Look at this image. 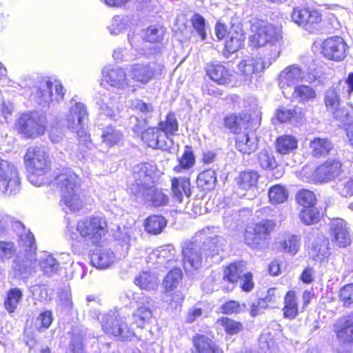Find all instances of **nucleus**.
I'll use <instances>...</instances> for the list:
<instances>
[{"label": "nucleus", "instance_id": "nucleus-1", "mask_svg": "<svg viewBox=\"0 0 353 353\" xmlns=\"http://www.w3.org/2000/svg\"><path fill=\"white\" fill-rule=\"evenodd\" d=\"M217 232L218 228L206 227L197 232L192 241L182 244L183 263L186 272H192L201 266L202 254L200 243H205V241H210L212 244L210 246L212 254H218L220 250H223V239L216 234Z\"/></svg>", "mask_w": 353, "mask_h": 353}, {"label": "nucleus", "instance_id": "nucleus-2", "mask_svg": "<svg viewBox=\"0 0 353 353\" xmlns=\"http://www.w3.org/2000/svg\"><path fill=\"white\" fill-rule=\"evenodd\" d=\"M76 232L68 228L70 239L78 243L92 245L100 243L108 232L106 219L103 215H92L83 218L76 224Z\"/></svg>", "mask_w": 353, "mask_h": 353}, {"label": "nucleus", "instance_id": "nucleus-3", "mask_svg": "<svg viewBox=\"0 0 353 353\" xmlns=\"http://www.w3.org/2000/svg\"><path fill=\"white\" fill-rule=\"evenodd\" d=\"M253 34L250 37V46L259 48L264 47L269 51L265 55L268 60V66L275 61L281 53L282 34L281 30L271 24L254 25L252 28Z\"/></svg>", "mask_w": 353, "mask_h": 353}, {"label": "nucleus", "instance_id": "nucleus-4", "mask_svg": "<svg viewBox=\"0 0 353 353\" xmlns=\"http://www.w3.org/2000/svg\"><path fill=\"white\" fill-rule=\"evenodd\" d=\"M88 114L85 105L81 102L71 103L68 113L65 115V124L67 128L77 133L79 141V149L82 152V158L85 157L87 150H91L93 143L90 136L85 130V122L88 120Z\"/></svg>", "mask_w": 353, "mask_h": 353}, {"label": "nucleus", "instance_id": "nucleus-5", "mask_svg": "<svg viewBox=\"0 0 353 353\" xmlns=\"http://www.w3.org/2000/svg\"><path fill=\"white\" fill-rule=\"evenodd\" d=\"M54 180L61 190L64 205L71 211H79L83 206L80 178L71 169L65 168L56 174Z\"/></svg>", "mask_w": 353, "mask_h": 353}, {"label": "nucleus", "instance_id": "nucleus-6", "mask_svg": "<svg viewBox=\"0 0 353 353\" xmlns=\"http://www.w3.org/2000/svg\"><path fill=\"white\" fill-rule=\"evenodd\" d=\"M24 162L30 174V181L37 186L44 184L43 178L39 182L35 181L34 178L45 175L50 168V161L46 149L39 146L30 147L25 154Z\"/></svg>", "mask_w": 353, "mask_h": 353}, {"label": "nucleus", "instance_id": "nucleus-7", "mask_svg": "<svg viewBox=\"0 0 353 353\" xmlns=\"http://www.w3.org/2000/svg\"><path fill=\"white\" fill-rule=\"evenodd\" d=\"M46 118L37 112H27L18 119L19 132L26 138L35 139L46 131Z\"/></svg>", "mask_w": 353, "mask_h": 353}, {"label": "nucleus", "instance_id": "nucleus-8", "mask_svg": "<svg viewBox=\"0 0 353 353\" xmlns=\"http://www.w3.org/2000/svg\"><path fill=\"white\" fill-rule=\"evenodd\" d=\"M135 183L130 188L132 193L137 199H148L149 192H152V175L153 169L150 163H139L134 168Z\"/></svg>", "mask_w": 353, "mask_h": 353}, {"label": "nucleus", "instance_id": "nucleus-9", "mask_svg": "<svg viewBox=\"0 0 353 353\" xmlns=\"http://www.w3.org/2000/svg\"><path fill=\"white\" fill-rule=\"evenodd\" d=\"M65 90L60 81H45L39 83L33 94V99L40 105H47L50 102H59L63 99Z\"/></svg>", "mask_w": 353, "mask_h": 353}, {"label": "nucleus", "instance_id": "nucleus-10", "mask_svg": "<svg viewBox=\"0 0 353 353\" xmlns=\"http://www.w3.org/2000/svg\"><path fill=\"white\" fill-rule=\"evenodd\" d=\"M101 327L105 333L119 337L121 340H130L134 332L125 323V318L111 312L102 315Z\"/></svg>", "mask_w": 353, "mask_h": 353}, {"label": "nucleus", "instance_id": "nucleus-11", "mask_svg": "<svg viewBox=\"0 0 353 353\" xmlns=\"http://www.w3.org/2000/svg\"><path fill=\"white\" fill-rule=\"evenodd\" d=\"M274 227L275 222L267 219H263L252 227H249L245 234V243L252 248H259L264 243Z\"/></svg>", "mask_w": 353, "mask_h": 353}, {"label": "nucleus", "instance_id": "nucleus-12", "mask_svg": "<svg viewBox=\"0 0 353 353\" xmlns=\"http://www.w3.org/2000/svg\"><path fill=\"white\" fill-rule=\"evenodd\" d=\"M163 67L155 63H137L130 66L128 72L132 79L141 84H147L155 76L161 74Z\"/></svg>", "mask_w": 353, "mask_h": 353}, {"label": "nucleus", "instance_id": "nucleus-13", "mask_svg": "<svg viewBox=\"0 0 353 353\" xmlns=\"http://www.w3.org/2000/svg\"><path fill=\"white\" fill-rule=\"evenodd\" d=\"M182 279V271L179 268L170 270L164 279L163 285L165 288L166 301L179 304L183 300L181 292L175 290Z\"/></svg>", "mask_w": 353, "mask_h": 353}, {"label": "nucleus", "instance_id": "nucleus-14", "mask_svg": "<svg viewBox=\"0 0 353 353\" xmlns=\"http://www.w3.org/2000/svg\"><path fill=\"white\" fill-rule=\"evenodd\" d=\"M101 73V84L106 83L119 90H125L130 86V80L121 68L108 65L103 68Z\"/></svg>", "mask_w": 353, "mask_h": 353}, {"label": "nucleus", "instance_id": "nucleus-15", "mask_svg": "<svg viewBox=\"0 0 353 353\" xmlns=\"http://www.w3.org/2000/svg\"><path fill=\"white\" fill-rule=\"evenodd\" d=\"M19 183L18 172L14 165L0 159V190L11 193L17 189Z\"/></svg>", "mask_w": 353, "mask_h": 353}, {"label": "nucleus", "instance_id": "nucleus-16", "mask_svg": "<svg viewBox=\"0 0 353 353\" xmlns=\"http://www.w3.org/2000/svg\"><path fill=\"white\" fill-rule=\"evenodd\" d=\"M292 21L309 32H312L321 21V14L316 10L294 8L291 14Z\"/></svg>", "mask_w": 353, "mask_h": 353}, {"label": "nucleus", "instance_id": "nucleus-17", "mask_svg": "<svg viewBox=\"0 0 353 353\" xmlns=\"http://www.w3.org/2000/svg\"><path fill=\"white\" fill-rule=\"evenodd\" d=\"M141 139L148 146L154 149L168 150L173 145V140L158 128H150L142 133Z\"/></svg>", "mask_w": 353, "mask_h": 353}, {"label": "nucleus", "instance_id": "nucleus-18", "mask_svg": "<svg viewBox=\"0 0 353 353\" xmlns=\"http://www.w3.org/2000/svg\"><path fill=\"white\" fill-rule=\"evenodd\" d=\"M347 45L341 37H332L322 44V52L329 59L339 61L346 57Z\"/></svg>", "mask_w": 353, "mask_h": 353}, {"label": "nucleus", "instance_id": "nucleus-19", "mask_svg": "<svg viewBox=\"0 0 353 353\" xmlns=\"http://www.w3.org/2000/svg\"><path fill=\"white\" fill-rule=\"evenodd\" d=\"M36 269V258L32 252L23 257L19 256L13 262L10 275L18 279H26L31 276Z\"/></svg>", "mask_w": 353, "mask_h": 353}, {"label": "nucleus", "instance_id": "nucleus-20", "mask_svg": "<svg viewBox=\"0 0 353 353\" xmlns=\"http://www.w3.org/2000/svg\"><path fill=\"white\" fill-rule=\"evenodd\" d=\"M134 299L137 303V309L132 314L134 323L139 327H143L152 316L154 301L143 294L134 297Z\"/></svg>", "mask_w": 353, "mask_h": 353}, {"label": "nucleus", "instance_id": "nucleus-21", "mask_svg": "<svg viewBox=\"0 0 353 353\" xmlns=\"http://www.w3.org/2000/svg\"><path fill=\"white\" fill-rule=\"evenodd\" d=\"M176 250L172 245L159 247L150 253L149 263L165 266V268L175 267L177 260L175 259Z\"/></svg>", "mask_w": 353, "mask_h": 353}, {"label": "nucleus", "instance_id": "nucleus-22", "mask_svg": "<svg viewBox=\"0 0 353 353\" xmlns=\"http://www.w3.org/2000/svg\"><path fill=\"white\" fill-rule=\"evenodd\" d=\"M330 234L332 242L338 247L345 248L351 242L349 229L343 219H336L330 222Z\"/></svg>", "mask_w": 353, "mask_h": 353}, {"label": "nucleus", "instance_id": "nucleus-23", "mask_svg": "<svg viewBox=\"0 0 353 353\" xmlns=\"http://www.w3.org/2000/svg\"><path fill=\"white\" fill-rule=\"evenodd\" d=\"M341 163L336 161H327L319 165L313 174L316 182H327L334 179L341 172Z\"/></svg>", "mask_w": 353, "mask_h": 353}, {"label": "nucleus", "instance_id": "nucleus-24", "mask_svg": "<svg viewBox=\"0 0 353 353\" xmlns=\"http://www.w3.org/2000/svg\"><path fill=\"white\" fill-rule=\"evenodd\" d=\"M236 135V148L239 152L250 154L257 149V139L250 127L247 130L244 129Z\"/></svg>", "mask_w": 353, "mask_h": 353}, {"label": "nucleus", "instance_id": "nucleus-25", "mask_svg": "<svg viewBox=\"0 0 353 353\" xmlns=\"http://www.w3.org/2000/svg\"><path fill=\"white\" fill-rule=\"evenodd\" d=\"M304 78V72L302 69L296 65H292L283 69L279 74V83L283 93L287 87L292 86Z\"/></svg>", "mask_w": 353, "mask_h": 353}, {"label": "nucleus", "instance_id": "nucleus-26", "mask_svg": "<svg viewBox=\"0 0 353 353\" xmlns=\"http://www.w3.org/2000/svg\"><path fill=\"white\" fill-rule=\"evenodd\" d=\"M265 61L262 62L261 59L254 58L251 56H245L238 65V70L245 80L252 77L254 74L258 73L263 70Z\"/></svg>", "mask_w": 353, "mask_h": 353}, {"label": "nucleus", "instance_id": "nucleus-27", "mask_svg": "<svg viewBox=\"0 0 353 353\" xmlns=\"http://www.w3.org/2000/svg\"><path fill=\"white\" fill-rule=\"evenodd\" d=\"M334 332L339 341L353 343V313L339 319L334 325Z\"/></svg>", "mask_w": 353, "mask_h": 353}, {"label": "nucleus", "instance_id": "nucleus-28", "mask_svg": "<svg viewBox=\"0 0 353 353\" xmlns=\"http://www.w3.org/2000/svg\"><path fill=\"white\" fill-rule=\"evenodd\" d=\"M336 87L329 88L325 93L324 103L326 110L336 119L341 118L345 114L341 108V100Z\"/></svg>", "mask_w": 353, "mask_h": 353}, {"label": "nucleus", "instance_id": "nucleus-29", "mask_svg": "<svg viewBox=\"0 0 353 353\" xmlns=\"http://www.w3.org/2000/svg\"><path fill=\"white\" fill-rule=\"evenodd\" d=\"M225 126L235 134L251 127V117L248 113H242L239 116L230 114L224 119Z\"/></svg>", "mask_w": 353, "mask_h": 353}, {"label": "nucleus", "instance_id": "nucleus-30", "mask_svg": "<svg viewBox=\"0 0 353 353\" xmlns=\"http://www.w3.org/2000/svg\"><path fill=\"white\" fill-rule=\"evenodd\" d=\"M206 72L210 78L219 85H226L231 81V71L221 64H208Z\"/></svg>", "mask_w": 353, "mask_h": 353}, {"label": "nucleus", "instance_id": "nucleus-31", "mask_svg": "<svg viewBox=\"0 0 353 353\" xmlns=\"http://www.w3.org/2000/svg\"><path fill=\"white\" fill-rule=\"evenodd\" d=\"M245 38L242 28L239 26H232L228 33L225 43L227 52L232 54L238 51L243 46Z\"/></svg>", "mask_w": 353, "mask_h": 353}, {"label": "nucleus", "instance_id": "nucleus-32", "mask_svg": "<svg viewBox=\"0 0 353 353\" xmlns=\"http://www.w3.org/2000/svg\"><path fill=\"white\" fill-rule=\"evenodd\" d=\"M114 254L108 248H101L94 252L90 258L91 263L98 269H106L115 261Z\"/></svg>", "mask_w": 353, "mask_h": 353}, {"label": "nucleus", "instance_id": "nucleus-33", "mask_svg": "<svg viewBox=\"0 0 353 353\" xmlns=\"http://www.w3.org/2000/svg\"><path fill=\"white\" fill-rule=\"evenodd\" d=\"M328 245L329 242L326 238L319 236L309 252L310 258L316 262H325L330 255Z\"/></svg>", "mask_w": 353, "mask_h": 353}, {"label": "nucleus", "instance_id": "nucleus-34", "mask_svg": "<svg viewBox=\"0 0 353 353\" xmlns=\"http://www.w3.org/2000/svg\"><path fill=\"white\" fill-rule=\"evenodd\" d=\"M39 270L48 276H53L60 271V264L50 254L44 252L38 259Z\"/></svg>", "mask_w": 353, "mask_h": 353}, {"label": "nucleus", "instance_id": "nucleus-35", "mask_svg": "<svg viewBox=\"0 0 353 353\" xmlns=\"http://www.w3.org/2000/svg\"><path fill=\"white\" fill-rule=\"evenodd\" d=\"M190 186L189 178L179 177L172 180V193L178 202H182L184 196L188 198L191 195Z\"/></svg>", "mask_w": 353, "mask_h": 353}, {"label": "nucleus", "instance_id": "nucleus-36", "mask_svg": "<svg viewBox=\"0 0 353 353\" xmlns=\"http://www.w3.org/2000/svg\"><path fill=\"white\" fill-rule=\"evenodd\" d=\"M259 179V174L254 170H248L242 172L236 177V183L239 188L245 190H251L255 192L256 185Z\"/></svg>", "mask_w": 353, "mask_h": 353}, {"label": "nucleus", "instance_id": "nucleus-37", "mask_svg": "<svg viewBox=\"0 0 353 353\" xmlns=\"http://www.w3.org/2000/svg\"><path fill=\"white\" fill-rule=\"evenodd\" d=\"M134 283L141 289L154 290L158 287L159 280L154 273L142 272L135 278Z\"/></svg>", "mask_w": 353, "mask_h": 353}, {"label": "nucleus", "instance_id": "nucleus-38", "mask_svg": "<svg viewBox=\"0 0 353 353\" xmlns=\"http://www.w3.org/2000/svg\"><path fill=\"white\" fill-rule=\"evenodd\" d=\"M194 345L197 353H223L213 341L203 335L196 336Z\"/></svg>", "mask_w": 353, "mask_h": 353}, {"label": "nucleus", "instance_id": "nucleus-39", "mask_svg": "<svg viewBox=\"0 0 353 353\" xmlns=\"http://www.w3.org/2000/svg\"><path fill=\"white\" fill-rule=\"evenodd\" d=\"M131 23L132 19L130 16L116 15L112 19L108 29L110 34L119 35L129 28Z\"/></svg>", "mask_w": 353, "mask_h": 353}, {"label": "nucleus", "instance_id": "nucleus-40", "mask_svg": "<svg viewBox=\"0 0 353 353\" xmlns=\"http://www.w3.org/2000/svg\"><path fill=\"white\" fill-rule=\"evenodd\" d=\"M283 315L289 319H294L299 312L297 299L294 291H289L284 299Z\"/></svg>", "mask_w": 353, "mask_h": 353}, {"label": "nucleus", "instance_id": "nucleus-41", "mask_svg": "<svg viewBox=\"0 0 353 353\" xmlns=\"http://www.w3.org/2000/svg\"><path fill=\"white\" fill-rule=\"evenodd\" d=\"M276 117L280 123L291 122L297 123L303 117L302 112H297L293 108H288L281 107L278 108L275 112Z\"/></svg>", "mask_w": 353, "mask_h": 353}, {"label": "nucleus", "instance_id": "nucleus-42", "mask_svg": "<svg viewBox=\"0 0 353 353\" xmlns=\"http://www.w3.org/2000/svg\"><path fill=\"white\" fill-rule=\"evenodd\" d=\"M216 173L213 169H208L201 172L197 176V185L203 190H212L216 183Z\"/></svg>", "mask_w": 353, "mask_h": 353}, {"label": "nucleus", "instance_id": "nucleus-43", "mask_svg": "<svg viewBox=\"0 0 353 353\" xmlns=\"http://www.w3.org/2000/svg\"><path fill=\"white\" fill-rule=\"evenodd\" d=\"M332 143L327 139L315 138L311 141L310 148L315 157L325 156L332 149Z\"/></svg>", "mask_w": 353, "mask_h": 353}, {"label": "nucleus", "instance_id": "nucleus-44", "mask_svg": "<svg viewBox=\"0 0 353 353\" xmlns=\"http://www.w3.org/2000/svg\"><path fill=\"white\" fill-rule=\"evenodd\" d=\"M167 221L162 216L153 215L149 216L145 221V229L150 234H160L165 228Z\"/></svg>", "mask_w": 353, "mask_h": 353}, {"label": "nucleus", "instance_id": "nucleus-45", "mask_svg": "<svg viewBox=\"0 0 353 353\" xmlns=\"http://www.w3.org/2000/svg\"><path fill=\"white\" fill-rule=\"evenodd\" d=\"M298 141L294 137L283 135L277 139L276 150L279 153L286 154L296 149Z\"/></svg>", "mask_w": 353, "mask_h": 353}, {"label": "nucleus", "instance_id": "nucleus-46", "mask_svg": "<svg viewBox=\"0 0 353 353\" xmlns=\"http://www.w3.org/2000/svg\"><path fill=\"white\" fill-rule=\"evenodd\" d=\"M292 97L299 102L313 101L316 97V91L309 85H296L294 88Z\"/></svg>", "mask_w": 353, "mask_h": 353}, {"label": "nucleus", "instance_id": "nucleus-47", "mask_svg": "<svg viewBox=\"0 0 353 353\" xmlns=\"http://www.w3.org/2000/svg\"><path fill=\"white\" fill-rule=\"evenodd\" d=\"M259 348L263 353H276L277 346L272 334L267 330L263 331L259 339Z\"/></svg>", "mask_w": 353, "mask_h": 353}, {"label": "nucleus", "instance_id": "nucleus-48", "mask_svg": "<svg viewBox=\"0 0 353 353\" xmlns=\"http://www.w3.org/2000/svg\"><path fill=\"white\" fill-rule=\"evenodd\" d=\"M243 272V263H234L229 265L224 270L223 279L231 283L237 282Z\"/></svg>", "mask_w": 353, "mask_h": 353}, {"label": "nucleus", "instance_id": "nucleus-49", "mask_svg": "<svg viewBox=\"0 0 353 353\" xmlns=\"http://www.w3.org/2000/svg\"><path fill=\"white\" fill-rule=\"evenodd\" d=\"M178 160L179 165L174 168L176 172H181L183 170H189L195 164L194 155L189 147L185 148L183 155Z\"/></svg>", "mask_w": 353, "mask_h": 353}, {"label": "nucleus", "instance_id": "nucleus-50", "mask_svg": "<svg viewBox=\"0 0 353 353\" xmlns=\"http://www.w3.org/2000/svg\"><path fill=\"white\" fill-rule=\"evenodd\" d=\"M216 323L222 326L225 332L230 335L239 333L243 329V324L228 317H221L216 321Z\"/></svg>", "mask_w": 353, "mask_h": 353}, {"label": "nucleus", "instance_id": "nucleus-51", "mask_svg": "<svg viewBox=\"0 0 353 353\" xmlns=\"http://www.w3.org/2000/svg\"><path fill=\"white\" fill-rule=\"evenodd\" d=\"M268 196L271 203H282L287 200L288 193L283 186L275 185L269 189Z\"/></svg>", "mask_w": 353, "mask_h": 353}, {"label": "nucleus", "instance_id": "nucleus-52", "mask_svg": "<svg viewBox=\"0 0 353 353\" xmlns=\"http://www.w3.org/2000/svg\"><path fill=\"white\" fill-rule=\"evenodd\" d=\"M299 218L305 225H309L319 222L321 215L317 208L310 207L302 210L299 213Z\"/></svg>", "mask_w": 353, "mask_h": 353}, {"label": "nucleus", "instance_id": "nucleus-53", "mask_svg": "<svg viewBox=\"0 0 353 353\" xmlns=\"http://www.w3.org/2000/svg\"><path fill=\"white\" fill-rule=\"evenodd\" d=\"M122 134L112 126H107L103 130L101 138L103 142L109 146L117 144L122 139Z\"/></svg>", "mask_w": 353, "mask_h": 353}, {"label": "nucleus", "instance_id": "nucleus-54", "mask_svg": "<svg viewBox=\"0 0 353 353\" xmlns=\"http://www.w3.org/2000/svg\"><path fill=\"white\" fill-rule=\"evenodd\" d=\"M281 246L284 252L295 255L301 246V238L296 235H287L282 242Z\"/></svg>", "mask_w": 353, "mask_h": 353}, {"label": "nucleus", "instance_id": "nucleus-55", "mask_svg": "<svg viewBox=\"0 0 353 353\" xmlns=\"http://www.w3.org/2000/svg\"><path fill=\"white\" fill-rule=\"evenodd\" d=\"M296 199L300 205L305 208L314 207L316 201L315 194L306 189L299 190L296 195Z\"/></svg>", "mask_w": 353, "mask_h": 353}, {"label": "nucleus", "instance_id": "nucleus-56", "mask_svg": "<svg viewBox=\"0 0 353 353\" xmlns=\"http://www.w3.org/2000/svg\"><path fill=\"white\" fill-rule=\"evenodd\" d=\"M22 298V292L18 288L10 290L8 293L7 299L4 302V305L8 312H13L17 307V305Z\"/></svg>", "mask_w": 353, "mask_h": 353}, {"label": "nucleus", "instance_id": "nucleus-57", "mask_svg": "<svg viewBox=\"0 0 353 353\" xmlns=\"http://www.w3.org/2000/svg\"><path fill=\"white\" fill-rule=\"evenodd\" d=\"M100 113L110 119H116L118 115V110L114 108V102L112 99L103 97L99 100Z\"/></svg>", "mask_w": 353, "mask_h": 353}, {"label": "nucleus", "instance_id": "nucleus-58", "mask_svg": "<svg viewBox=\"0 0 353 353\" xmlns=\"http://www.w3.org/2000/svg\"><path fill=\"white\" fill-rule=\"evenodd\" d=\"M258 161L263 169H273L276 167V161L272 151L264 149L258 154Z\"/></svg>", "mask_w": 353, "mask_h": 353}, {"label": "nucleus", "instance_id": "nucleus-59", "mask_svg": "<svg viewBox=\"0 0 353 353\" xmlns=\"http://www.w3.org/2000/svg\"><path fill=\"white\" fill-rule=\"evenodd\" d=\"M165 28L159 26H152L148 28L144 32L143 38L149 42L160 41L165 34Z\"/></svg>", "mask_w": 353, "mask_h": 353}, {"label": "nucleus", "instance_id": "nucleus-60", "mask_svg": "<svg viewBox=\"0 0 353 353\" xmlns=\"http://www.w3.org/2000/svg\"><path fill=\"white\" fill-rule=\"evenodd\" d=\"M161 131L166 134L167 136L170 137L175 134L178 130V123L175 115L173 113H169L166 117V120L164 122H161Z\"/></svg>", "mask_w": 353, "mask_h": 353}, {"label": "nucleus", "instance_id": "nucleus-61", "mask_svg": "<svg viewBox=\"0 0 353 353\" xmlns=\"http://www.w3.org/2000/svg\"><path fill=\"white\" fill-rule=\"evenodd\" d=\"M20 244L26 248L27 255H30L32 252L36 256V246L34 244V238L33 234L28 230L24 231L19 235Z\"/></svg>", "mask_w": 353, "mask_h": 353}, {"label": "nucleus", "instance_id": "nucleus-62", "mask_svg": "<svg viewBox=\"0 0 353 353\" xmlns=\"http://www.w3.org/2000/svg\"><path fill=\"white\" fill-rule=\"evenodd\" d=\"M191 23L196 34L199 35L200 41H204L207 35L205 19L199 14H194L191 18Z\"/></svg>", "mask_w": 353, "mask_h": 353}, {"label": "nucleus", "instance_id": "nucleus-63", "mask_svg": "<svg viewBox=\"0 0 353 353\" xmlns=\"http://www.w3.org/2000/svg\"><path fill=\"white\" fill-rule=\"evenodd\" d=\"M16 252V247L11 241H0V261L10 259Z\"/></svg>", "mask_w": 353, "mask_h": 353}, {"label": "nucleus", "instance_id": "nucleus-64", "mask_svg": "<svg viewBox=\"0 0 353 353\" xmlns=\"http://www.w3.org/2000/svg\"><path fill=\"white\" fill-rule=\"evenodd\" d=\"M246 310L245 304H240L236 301H230L221 305V310L223 314H233L243 312Z\"/></svg>", "mask_w": 353, "mask_h": 353}]
</instances>
